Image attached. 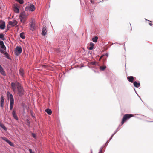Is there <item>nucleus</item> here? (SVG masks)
<instances>
[{
	"mask_svg": "<svg viewBox=\"0 0 153 153\" xmlns=\"http://www.w3.org/2000/svg\"><path fill=\"white\" fill-rule=\"evenodd\" d=\"M11 85L13 91L15 93L17 91L19 96H22L25 94V92L22 86L18 82H12Z\"/></svg>",
	"mask_w": 153,
	"mask_h": 153,
	"instance_id": "f257e3e1",
	"label": "nucleus"
},
{
	"mask_svg": "<svg viewBox=\"0 0 153 153\" xmlns=\"http://www.w3.org/2000/svg\"><path fill=\"white\" fill-rule=\"evenodd\" d=\"M7 96L8 98H10V110H12L14 105V98L13 95L10 94V92L8 91L7 93Z\"/></svg>",
	"mask_w": 153,
	"mask_h": 153,
	"instance_id": "f03ea898",
	"label": "nucleus"
},
{
	"mask_svg": "<svg viewBox=\"0 0 153 153\" xmlns=\"http://www.w3.org/2000/svg\"><path fill=\"white\" fill-rule=\"evenodd\" d=\"M133 116V115L131 114H126L123 117L121 122V124L123 125L124 122H126L127 120Z\"/></svg>",
	"mask_w": 153,
	"mask_h": 153,
	"instance_id": "7ed1b4c3",
	"label": "nucleus"
},
{
	"mask_svg": "<svg viewBox=\"0 0 153 153\" xmlns=\"http://www.w3.org/2000/svg\"><path fill=\"white\" fill-rule=\"evenodd\" d=\"M19 5L17 4H14L13 6L14 11L16 13H18L19 12Z\"/></svg>",
	"mask_w": 153,
	"mask_h": 153,
	"instance_id": "20e7f679",
	"label": "nucleus"
},
{
	"mask_svg": "<svg viewBox=\"0 0 153 153\" xmlns=\"http://www.w3.org/2000/svg\"><path fill=\"white\" fill-rule=\"evenodd\" d=\"M22 51V49L21 47L17 46L16 48L15 54L16 55L18 56L21 53Z\"/></svg>",
	"mask_w": 153,
	"mask_h": 153,
	"instance_id": "39448f33",
	"label": "nucleus"
},
{
	"mask_svg": "<svg viewBox=\"0 0 153 153\" xmlns=\"http://www.w3.org/2000/svg\"><path fill=\"white\" fill-rule=\"evenodd\" d=\"M20 17L21 22H24L26 21L27 16L25 14L22 13L21 14Z\"/></svg>",
	"mask_w": 153,
	"mask_h": 153,
	"instance_id": "423d86ee",
	"label": "nucleus"
},
{
	"mask_svg": "<svg viewBox=\"0 0 153 153\" xmlns=\"http://www.w3.org/2000/svg\"><path fill=\"white\" fill-rule=\"evenodd\" d=\"M30 29L32 31H33L35 29V24L33 22H31L30 24Z\"/></svg>",
	"mask_w": 153,
	"mask_h": 153,
	"instance_id": "0eeeda50",
	"label": "nucleus"
},
{
	"mask_svg": "<svg viewBox=\"0 0 153 153\" xmlns=\"http://www.w3.org/2000/svg\"><path fill=\"white\" fill-rule=\"evenodd\" d=\"M2 139L5 141L7 143H8L10 146L13 147L14 145L13 143L9 140L6 137H2Z\"/></svg>",
	"mask_w": 153,
	"mask_h": 153,
	"instance_id": "6e6552de",
	"label": "nucleus"
},
{
	"mask_svg": "<svg viewBox=\"0 0 153 153\" xmlns=\"http://www.w3.org/2000/svg\"><path fill=\"white\" fill-rule=\"evenodd\" d=\"M5 27V22L2 20H0V28L1 29H4Z\"/></svg>",
	"mask_w": 153,
	"mask_h": 153,
	"instance_id": "1a4fd4ad",
	"label": "nucleus"
},
{
	"mask_svg": "<svg viewBox=\"0 0 153 153\" xmlns=\"http://www.w3.org/2000/svg\"><path fill=\"white\" fill-rule=\"evenodd\" d=\"M4 97L1 95L0 98V106L1 107H3L4 106Z\"/></svg>",
	"mask_w": 153,
	"mask_h": 153,
	"instance_id": "9d476101",
	"label": "nucleus"
},
{
	"mask_svg": "<svg viewBox=\"0 0 153 153\" xmlns=\"http://www.w3.org/2000/svg\"><path fill=\"white\" fill-rule=\"evenodd\" d=\"M47 27H44L42 30V36H45L47 33Z\"/></svg>",
	"mask_w": 153,
	"mask_h": 153,
	"instance_id": "9b49d317",
	"label": "nucleus"
},
{
	"mask_svg": "<svg viewBox=\"0 0 153 153\" xmlns=\"http://www.w3.org/2000/svg\"><path fill=\"white\" fill-rule=\"evenodd\" d=\"M17 24V22L14 20L13 21H9V24L10 25H12V26H14L15 25H16Z\"/></svg>",
	"mask_w": 153,
	"mask_h": 153,
	"instance_id": "f8f14e48",
	"label": "nucleus"
},
{
	"mask_svg": "<svg viewBox=\"0 0 153 153\" xmlns=\"http://www.w3.org/2000/svg\"><path fill=\"white\" fill-rule=\"evenodd\" d=\"M35 9L34 6L33 4H31L28 7V10L30 11H33L35 10Z\"/></svg>",
	"mask_w": 153,
	"mask_h": 153,
	"instance_id": "ddd939ff",
	"label": "nucleus"
},
{
	"mask_svg": "<svg viewBox=\"0 0 153 153\" xmlns=\"http://www.w3.org/2000/svg\"><path fill=\"white\" fill-rule=\"evenodd\" d=\"M0 45L1 46V48L2 49H3L4 50H6V48L4 45V42L3 41H0Z\"/></svg>",
	"mask_w": 153,
	"mask_h": 153,
	"instance_id": "4468645a",
	"label": "nucleus"
},
{
	"mask_svg": "<svg viewBox=\"0 0 153 153\" xmlns=\"http://www.w3.org/2000/svg\"><path fill=\"white\" fill-rule=\"evenodd\" d=\"M12 114L13 117L15 119L17 120H18V118L17 115L16 114V111L14 110L13 111Z\"/></svg>",
	"mask_w": 153,
	"mask_h": 153,
	"instance_id": "2eb2a0df",
	"label": "nucleus"
},
{
	"mask_svg": "<svg viewBox=\"0 0 153 153\" xmlns=\"http://www.w3.org/2000/svg\"><path fill=\"white\" fill-rule=\"evenodd\" d=\"M127 78L128 81L131 82H132L134 80V77L132 76H128Z\"/></svg>",
	"mask_w": 153,
	"mask_h": 153,
	"instance_id": "dca6fc26",
	"label": "nucleus"
},
{
	"mask_svg": "<svg viewBox=\"0 0 153 153\" xmlns=\"http://www.w3.org/2000/svg\"><path fill=\"white\" fill-rule=\"evenodd\" d=\"M0 52L3 54H4V55H5L6 56V57L8 58L9 59V58L8 57V53L6 51H4V50H0Z\"/></svg>",
	"mask_w": 153,
	"mask_h": 153,
	"instance_id": "f3484780",
	"label": "nucleus"
},
{
	"mask_svg": "<svg viewBox=\"0 0 153 153\" xmlns=\"http://www.w3.org/2000/svg\"><path fill=\"white\" fill-rule=\"evenodd\" d=\"M134 86L137 88H138L140 86V84L139 83H137V82L135 81L134 82Z\"/></svg>",
	"mask_w": 153,
	"mask_h": 153,
	"instance_id": "a211bd4d",
	"label": "nucleus"
},
{
	"mask_svg": "<svg viewBox=\"0 0 153 153\" xmlns=\"http://www.w3.org/2000/svg\"><path fill=\"white\" fill-rule=\"evenodd\" d=\"M45 111L49 115H51L52 114V111L51 109H47L45 110Z\"/></svg>",
	"mask_w": 153,
	"mask_h": 153,
	"instance_id": "6ab92c4d",
	"label": "nucleus"
},
{
	"mask_svg": "<svg viewBox=\"0 0 153 153\" xmlns=\"http://www.w3.org/2000/svg\"><path fill=\"white\" fill-rule=\"evenodd\" d=\"M19 74L22 76H23L24 73V70L23 69L21 68L19 70Z\"/></svg>",
	"mask_w": 153,
	"mask_h": 153,
	"instance_id": "aec40b11",
	"label": "nucleus"
},
{
	"mask_svg": "<svg viewBox=\"0 0 153 153\" xmlns=\"http://www.w3.org/2000/svg\"><path fill=\"white\" fill-rule=\"evenodd\" d=\"M0 126L4 130L6 131L7 130L6 128L5 127V126L2 123H0Z\"/></svg>",
	"mask_w": 153,
	"mask_h": 153,
	"instance_id": "412c9836",
	"label": "nucleus"
},
{
	"mask_svg": "<svg viewBox=\"0 0 153 153\" xmlns=\"http://www.w3.org/2000/svg\"><path fill=\"white\" fill-rule=\"evenodd\" d=\"M20 36L22 39L25 38V34L24 32H22L20 34Z\"/></svg>",
	"mask_w": 153,
	"mask_h": 153,
	"instance_id": "4be33fe9",
	"label": "nucleus"
},
{
	"mask_svg": "<svg viewBox=\"0 0 153 153\" xmlns=\"http://www.w3.org/2000/svg\"><path fill=\"white\" fill-rule=\"evenodd\" d=\"M98 38V37H97V36H95L94 38H92V40L94 42H96L97 41Z\"/></svg>",
	"mask_w": 153,
	"mask_h": 153,
	"instance_id": "5701e85b",
	"label": "nucleus"
},
{
	"mask_svg": "<svg viewBox=\"0 0 153 153\" xmlns=\"http://www.w3.org/2000/svg\"><path fill=\"white\" fill-rule=\"evenodd\" d=\"M0 38L3 40H4L5 39L4 37V36L3 34H0Z\"/></svg>",
	"mask_w": 153,
	"mask_h": 153,
	"instance_id": "b1692460",
	"label": "nucleus"
},
{
	"mask_svg": "<svg viewBox=\"0 0 153 153\" xmlns=\"http://www.w3.org/2000/svg\"><path fill=\"white\" fill-rule=\"evenodd\" d=\"M106 68V67L105 66H100V69L102 71L104 70Z\"/></svg>",
	"mask_w": 153,
	"mask_h": 153,
	"instance_id": "393cba45",
	"label": "nucleus"
},
{
	"mask_svg": "<svg viewBox=\"0 0 153 153\" xmlns=\"http://www.w3.org/2000/svg\"><path fill=\"white\" fill-rule=\"evenodd\" d=\"M1 73L3 75H5V73L4 70H2V71H0Z\"/></svg>",
	"mask_w": 153,
	"mask_h": 153,
	"instance_id": "a878e982",
	"label": "nucleus"
},
{
	"mask_svg": "<svg viewBox=\"0 0 153 153\" xmlns=\"http://www.w3.org/2000/svg\"><path fill=\"white\" fill-rule=\"evenodd\" d=\"M20 4H22L24 2L23 0H16Z\"/></svg>",
	"mask_w": 153,
	"mask_h": 153,
	"instance_id": "bb28decb",
	"label": "nucleus"
},
{
	"mask_svg": "<svg viewBox=\"0 0 153 153\" xmlns=\"http://www.w3.org/2000/svg\"><path fill=\"white\" fill-rule=\"evenodd\" d=\"M93 48H94V46H91L89 48V49L90 50H92L93 49Z\"/></svg>",
	"mask_w": 153,
	"mask_h": 153,
	"instance_id": "cd10ccee",
	"label": "nucleus"
},
{
	"mask_svg": "<svg viewBox=\"0 0 153 153\" xmlns=\"http://www.w3.org/2000/svg\"><path fill=\"white\" fill-rule=\"evenodd\" d=\"M32 136L34 138H35L36 137V134L34 133L32 134Z\"/></svg>",
	"mask_w": 153,
	"mask_h": 153,
	"instance_id": "c85d7f7f",
	"label": "nucleus"
},
{
	"mask_svg": "<svg viewBox=\"0 0 153 153\" xmlns=\"http://www.w3.org/2000/svg\"><path fill=\"white\" fill-rule=\"evenodd\" d=\"M29 150L30 153H34V152H32V150L31 149H29Z\"/></svg>",
	"mask_w": 153,
	"mask_h": 153,
	"instance_id": "c756f323",
	"label": "nucleus"
},
{
	"mask_svg": "<svg viewBox=\"0 0 153 153\" xmlns=\"http://www.w3.org/2000/svg\"><path fill=\"white\" fill-rule=\"evenodd\" d=\"M90 45L91 46H94V44H93V43H92V42H91V43H90Z\"/></svg>",
	"mask_w": 153,
	"mask_h": 153,
	"instance_id": "7c9ffc66",
	"label": "nucleus"
},
{
	"mask_svg": "<svg viewBox=\"0 0 153 153\" xmlns=\"http://www.w3.org/2000/svg\"><path fill=\"white\" fill-rule=\"evenodd\" d=\"M102 149H100V151L99 152V153H102Z\"/></svg>",
	"mask_w": 153,
	"mask_h": 153,
	"instance_id": "2f4dec72",
	"label": "nucleus"
},
{
	"mask_svg": "<svg viewBox=\"0 0 153 153\" xmlns=\"http://www.w3.org/2000/svg\"><path fill=\"white\" fill-rule=\"evenodd\" d=\"M149 25H150L151 26H152V24L151 22H149Z\"/></svg>",
	"mask_w": 153,
	"mask_h": 153,
	"instance_id": "473e14b6",
	"label": "nucleus"
},
{
	"mask_svg": "<svg viewBox=\"0 0 153 153\" xmlns=\"http://www.w3.org/2000/svg\"><path fill=\"white\" fill-rule=\"evenodd\" d=\"M2 67L0 65V69H2Z\"/></svg>",
	"mask_w": 153,
	"mask_h": 153,
	"instance_id": "72a5a7b5",
	"label": "nucleus"
},
{
	"mask_svg": "<svg viewBox=\"0 0 153 153\" xmlns=\"http://www.w3.org/2000/svg\"><path fill=\"white\" fill-rule=\"evenodd\" d=\"M3 70V68H2V69H0V71H2V70Z\"/></svg>",
	"mask_w": 153,
	"mask_h": 153,
	"instance_id": "f704fd0d",
	"label": "nucleus"
},
{
	"mask_svg": "<svg viewBox=\"0 0 153 153\" xmlns=\"http://www.w3.org/2000/svg\"><path fill=\"white\" fill-rule=\"evenodd\" d=\"M91 3H92V1H91Z\"/></svg>",
	"mask_w": 153,
	"mask_h": 153,
	"instance_id": "c9c22d12",
	"label": "nucleus"
},
{
	"mask_svg": "<svg viewBox=\"0 0 153 153\" xmlns=\"http://www.w3.org/2000/svg\"><path fill=\"white\" fill-rule=\"evenodd\" d=\"M150 21V22H151V21Z\"/></svg>",
	"mask_w": 153,
	"mask_h": 153,
	"instance_id": "e433bc0d",
	"label": "nucleus"
}]
</instances>
